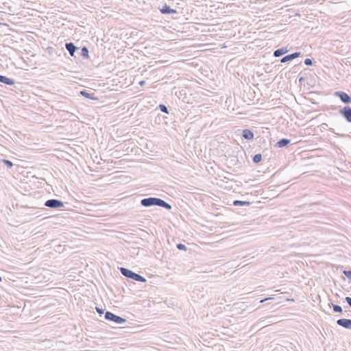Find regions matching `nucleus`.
Here are the masks:
<instances>
[{
    "label": "nucleus",
    "instance_id": "obj_18",
    "mask_svg": "<svg viewBox=\"0 0 351 351\" xmlns=\"http://www.w3.org/2000/svg\"><path fill=\"white\" fill-rule=\"evenodd\" d=\"M80 54L82 56H83L84 58H88L89 56H88V48L86 47H83L81 49V51H80Z\"/></svg>",
    "mask_w": 351,
    "mask_h": 351
},
{
    "label": "nucleus",
    "instance_id": "obj_35",
    "mask_svg": "<svg viewBox=\"0 0 351 351\" xmlns=\"http://www.w3.org/2000/svg\"><path fill=\"white\" fill-rule=\"evenodd\" d=\"M18 85L20 86V88H21L22 86H21V83H19Z\"/></svg>",
    "mask_w": 351,
    "mask_h": 351
},
{
    "label": "nucleus",
    "instance_id": "obj_25",
    "mask_svg": "<svg viewBox=\"0 0 351 351\" xmlns=\"http://www.w3.org/2000/svg\"><path fill=\"white\" fill-rule=\"evenodd\" d=\"M3 161L8 167H12L13 166L12 162L9 160L4 159Z\"/></svg>",
    "mask_w": 351,
    "mask_h": 351
},
{
    "label": "nucleus",
    "instance_id": "obj_3",
    "mask_svg": "<svg viewBox=\"0 0 351 351\" xmlns=\"http://www.w3.org/2000/svg\"><path fill=\"white\" fill-rule=\"evenodd\" d=\"M119 270H120L121 274L128 278H130V279H132V280H134L135 281H138V282H146V279L143 276H141L138 274L134 272L133 271H132L129 269H127L125 267H120Z\"/></svg>",
    "mask_w": 351,
    "mask_h": 351
},
{
    "label": "nucleus",
    "instance_id": "obj_9",
    "mask_svg": "<svg viewBox=\"0 0 351 351\" xmlns=\"http://www.w3.org/2000/svg\"><path fill=\"white\" fill-rule=\"evenodd\" d=\"M337 324L339 326H341L346 329L351 330V319L341 318L337 321Z\"/></svg>",
    "mask_w": 351,
    "mask_h": 351
},
{
    "label": "nucleus",
    "instance_id": "obj_26",
    "mask_svg": "<svg viewBox=\"0 0 351 351\" xmlns=\"http://www.w3.org/2000/svg\"><path fill=\"white\" fill-rule=\"evenodd\" d=\"M291 58L293 59L298 58L302 56L301 52H294L293 53H291Z\"/></svg>",
    "mask_w": 351,
    "mask_h": 351
},
{
    "label": "nucleus",
    "instance_id": "obj_28",
    "mask_svg": "<svg viewBox=\"0 0 351 351\" xmlns=\"http://www.w3.org/2000/svg\"><path fill=\"white\" fill-rule=\"evenodd\" d=\"M23 17L26 16V14L25 13V10H24V9H27V11L26 12H27L29 15H30V13H29V12L30 9H29V8H27L24 3H23Z\"/></svg>",
    "mask_w": 351,
    "mask_h": 351
},
{
    "label": "nucleus",
    "instance_id": "obj_17",
    "mask_svg": "<svg viewBox=\"0 0 351 351\" xmlns=\"http://www.w3.org/2000/svg\"><path fill=\"white\" fill-rule=\"evenodd\" d=\"M235 206H250L251 202L247 201L234 200L232 204Z\"/></svg>",
    "mask_w": 351,
    "mask_h": 351
},
{
    "label": "nucleus",
    "instance_id": "obj_14",
    "mask_svg": "<svg viewBox=\"0 0 351 351\" xmlns=\"http://www.w3.org/2000/svg\"><path fill=\"white\" fill-rule=\"evenodd\" d=\"M0 82L7 85H14V80L9 78L6 76L0 75Z\"/></svg>",
    "mask_w": 351,
    "mask_h": 351
},
{
    "label": "nucleus",
    "instance_id": "obj_13",
    "mask_svg": "<svg viewBox=\"0 0 351 351\" xmlns=\"http://www.w3.org/2000/svg\"><path fill=\"white\" fill-rule=\"evenodd\" d=\"M288 51L289 50L287 49V47H282L274 51V56L276 58H278L287 53Z\"/></svg>",
    "mask_w": 351,
    "mask_h": 351
},
{
    "label": "nucleus",
    "instance_id": "obj_10",
    "mask_svg": "<svg viewBox=\"0 0 351 351\" xmlns=\"http://www.w3.org/2000/svg\"><path fill=\"white\" fill-rule=\"evenodd\" d=\"M65 48L69 51L71 56L75 57V53L80 50V48L77 47L73 43H66L65 44Z\"/></svg>",
    "mask_w": 351,
    "mask_h": 351
},
{
    "label": "nucleus",
    "instance_id": "obj_7",
    "mask_svg": "<svg viewBox=\"0 0 351 351\" xmlns=\"http://www.w3.org/2000/svg\"><path fill=\"white\" fill-rule=\"evenodd\" d=\"M335 95L338 97L340 100L345 104H349L351 103V97L349 96L346 93L343 91H336Z\"/></svg>",
    "mask_w": 351,
    "mask_h": 351
},
{
    "label": "nucleus",
    "instance_id": "obj_33",
    "mask_svg": "<svg viewBox=\"0 0 351 351\" xmlns=\"http://www.w3.org/2000/svg\"><path fill=\"white\" fill-rule=\"evenodd\" d=\"M144 83H145V82H144V81H142V82H140V84H141V85H143Z\"/></svg>",
    "mask_w": 351,
    "mask_h": 351
},
{
    "label": "nucleus",
    "instance_id": "obj_8",
    "mask_svg": "<svg viewBox=\"0 0 351 351\" xmlns=\"http://www.w3.org/2000/svg\"><path fill=\"white\" fill-rule=\"evenodd\" d=\"M339 113L348 122L351 123V108L350 106H344L339 110Z\"/></svg>",
    "mask_w": 351,
    "mask_h": 351
},
{
    "label": "nucleus",
    "instance_id": "obj_6",
    "mask_svg": "<svg viewBox=\"0 0 351 351\" xmlns=\"http://www.w3.org/2000/svg\"><path fill=\"white\" fill-rule=\"evenodd\" d=\"M43 206L53 209H58L64 207V202L59 199H50L47 200L45 203H43Z\"/></svg>",
    "mask_w": 351,
    "mask_h": 351
},
{
    "label": "nucleus",
    "instance_id": "obj_29",
    "mask_svg": "<svg viewBox=\"0 0 351 351\" xmlns=\"http://www.w3.org/2000/svg\"><path fill=\"white\" fill-rule=\"evenodd\" d=\"M345 300L348 304L349 306L351 308V298L350 297H346Z\"/></svg>",
    "mask_w": 351,
    "mask_h": 351
},
{
    "label": "nucleus",
    "instance_id": "obj_30",
    "mask_svg": "<svg viewBox=\"0 0 351 351\" xmlns=\"http://www.w3.org/2000/svg\"><path fill=\"white\" fill-rule=\"evenodd\" d=\"M96 311H97V312L99 314H102V313H104V309L100 308H99V307H96Z\"/></svg>",
    "mask_w": 351,
    "mask_h": 351
},
{
    "label": "nucleus",
    "instance_id": "obj_21",
    "mask_svg": "<svg viewBox=\"0 0 351 351\" xmlns=\"http://www.w3.org/2000/svg\"><path fill=\"white\" fill-rule=\"evenodd\" d=\"M333 311L335 313H342L343 309L342 307L337 304H332Z\"/></svg>",
    "mask_w": 351,
    "mask_h": 351
},
{
    "label": "nucleus",
    "instance_id": "obj_31",
    "mask_svg": "<svg viewBox=\"0 0 351 351\" xmlns=\"http://www.w3.org/2000/svg\"><path fill=\"white\" fill-rule=\"evenodd\" d=\"M274 298H265V299H263L261 300H260V303H263V302H265V301H267V300H273Z\"/></svg>",
    "mask_w": 351,
    "mask_h": 351
},
{
    "label": "nucleus",
    "instance_id": "obj_34",
    "mask_svg": "<svg viewBox=\"0 0 351 351\" xmlns=\"http://www.w3.org/2000/svg\"><path fill=\"white\" fill-rule=\"evenodd\" d=\"M302 80H303V77H300V78L299 79V81H300V82H301V81H302Z\"/></svg>",
    "mask_w": 351,
    "mask_h": 351
},
{
    "label": "nucleus",
    "instance_id": "obj_23",
    "mask_svg": "<svg viewBox=\"0 0 351 351\" xmlns=\"http://www.w3.org/2000/svg\"><path fill=\"white\" fill-rule=\"evenodd\" d=\"M177 248L180 250L186 251L187 247L184 244L182 243H178L177 245Z\"/></svg>",
    "mask_w": 351,
    "mask_h": 351
},
{
    "label": "nucleus",
    "instance_id": "obj_16",
    "mask_svg": "<svg viewBox=\"0 0 351 351\" xmlns=\"http://www.w3.org/2000/svg\"><path fill=\"white\" fill-rule=\"evenodd\" d=\"M80 95L84 96L86 98L90 99H92V100H97V98L94 96L93 93H90L88 92L86 90H81L80 91Z\"/></svg>",
    "mask_w": 351,
    "mask_h": 351
},
{
    "label": "nucleus",
    "instance_id": "obj_4",
    "mask_svg": "<svg viewBox=\"0 0 351 351\" xmlns=\"http://www.w3.org/2000/svg\"><path fill=\"white\" fill-rule=\"evenodd\" d=\"M29 263H23V282L26 284L36 279L35 275L31 272L37 271L33 267H28Z\"/></svg>",
    "mask_w": 351,
    "mask_h": 351
},
{
    "label": "nucleus",
    "instance_id": "obj_36",
    "mask_svg": "<svg viewBox=\"0 0 351 351\" xmlns=\"http://www.w3.org/2000/svg\"><path fill=\"white\" fill-rule=\"evenodd\" d=\"M1 280H2V278H1V277L0 276V282H1Z\"/></svg>",
    "mask_w": 351,
    "mask_h": 351
},
{
    "label": "nucleus",
    "instance_id": "obj_22",
    "mask_svg": "<svg viewBox=\"0 0 351 351\" xmlns=\"http://www.w3.org/2000/svg\"><path fill=\"white\" fill-rule=\"evenodd\" d=\"M158 108L160 109V111H162V112H165L166 114H169V110H168V108L165 105V104H160L158 106Z\"/></svg>",
    "mask_w": 351,
    "mask_h": 351
},
{
    "label": "nucleus",
    "instance_id": "obj_37",
    "mask_svg": "<svg viewBox=\"0 0 351 351\" xmlns=\"http://www.w3.org/2000/svg\"><path fill=\"white\" fill-rule=\"evenodd\" d=\"M23 1H27V2H29V1H27V0H23Z\"/></svg>",
    "mask_w": 351,
    "mask_h": 351
},
{
    "label": "nucleus",
    "instance_id": "obj_11",
    "mask_svg": "<svg viewBox=\"0 0 351 351\" xmlns=\"http://www.w3.org/2000/svg\"><path fill=\"white\" fill-rule=\"evenodd\" d=\"M160 11L163 14H176L178 13L177 10L175 9H172L167 4H165L160 9Z\"/></svg>",
    "mask_w": 351,
    "mask_h": 351
},
{
    "label": "nucleus",
    "instance_id": "obj_12",
    "mask_svg": "<svg viewBox=\"0 0 351 351\" xmlns=\"http://www.w3.org/2000/svg\"><path fill=\"white\" fill-rule=\"evenodd\" d=\"M242 136L246 140H252L254 137V133L249 129H245L243 130Z\"/></svg>",
    "mask_w": 351,
    "mask_h": 351
},
{
    "label": "nucleus",
    "instance_id": "obj_20",
    "mask_svg": "<svg viewBox=\"0 0 351 351\" xmlns=\"http://www.w3.org/2000/svg\"><path fill=\"white\" fill-rule=\"evenodd\" d=\"M291 60H293V58H291V54H289V55H287V56H284L283 58H282L280 59V62L285 63V62H289Z\"/></svg>",
    "mask_w": 351,
    "mask_h": 351
},
{
    "label": "nucleus",
    "instance_id": "obj_24",
    "mask_svg": "<svg viewBox=\"0 0 351 351\" xmlns=\"http://www.w3.org/2000/svg\"><path fill=\"white\" fill-rule=\"evenodd\" d=\"M343 273L350 280H351V270H344Z\"/></svg>",
    "mask_w": 351,
    "mask_h": 351
},
{
    "label": "nucleus",
    "instance_id": "obj_2",
    "mask_svg": "<svg viewBox=\"0 0 351 351\" xmlns=\"http://www.w3.org/2000/svg\"><path fill=\"white\" fill-rule=\"evenodd\" d=\"M141 205L144 207H151L153 206H158L160 207L165 208L167 210L172 208L171 205L166 202L163 199L158 197H149L142 199L141 200Z\"/></svg>",
    "mask_w": 351,
    "mask_h": 351
},
{
    "label": "nucleus",
    "instance_id": "obj_19",
    "mask_svg": "<svg viewBox=\"0 0 351 351\" xmlns=\"http://www.w3.org/2000/svg\"><path fill=\"white\" fill-rule=\"evenodd\" d=\"M262 160V155L261 154H255L252 157V161L255 164L259 163Z\"/></svg>",
    "mask_w": 351,
    "mask_h": 351
},
{
    "label": "nucleus",
    "instance_id": "obj_5",
    "mask_svg": "<svg viewBox=\"0 0 351 351\" xmlns=\"http://www.w3.org/2000/svg\"><path fill=\"white\" fill-rule=\"evenodd\" d=\"M104 317L106 319L111 322H114L116 324H125L127 320L120 316H118L110 311H106L105 313Z\"/></svg>",
    "mask_w": 351,
    "mask_h": 351
},
{
    "label": "nucleus",
    "instance_id": "obj_27",
    "mask_svg": "<svg viewBox=\"0 0 351 351\" xmlns=\"http://www.w3.org/2000/svg\"><path fill=\"white\" fill-rule=\"evenodd\" d=\"M304 62V64L306 66H311V65H313V60L310 59V58L305 59Z\"/></svg>",
    "mask_w": 351,
    "mask_h": 351
},
{
    "label": "nucleus",
    "instance_id": "obj_32",
    "mask_svg": "<svg viewBox=\"0 0 351 351\" xmlns=\"http://www.w3.org/2000/svg\"><path fill=\"white\" fill-rule=\"evenodd\" d=\"M24 110H25V111H27V109H23V111H24ZM27 113H28L27 112H25V114H27ZM23 114H24V112H23Z\"/></svg>",
    "mask_w": 351,
    "mask_h": 351
},
{
    "label": "nucleus",
    "instance_id": "obj_15",
    "mask_svg": "<svg viewBox=\"0 0 351 351\" xmlns=\"http://www.w3.org/2000/svg\"><path fill=\"white\" fill-rule=\"evenodd\" d=\"M291 141L288 138H281L277 143L276 146L278 147H285L290 143Z\"/></svg>",
    "mask_w": 351,
    "mask_h": 351
},
{
    "label": "nucleus",
    "instance_id": "obj_1",
    "mask_svg": "<svg viewBox=\"0 0 351 351\" xmlns=\"http://www.w3.org/2000/svg\"><path fill=\"white\" fill-rule=\"evenodd\" d=\"M25 169L23 167V178L25 177V173L27 174L29 173L28 171H25ZM26 184H27V182L23 178V204H23V217H25V221H29L40 216L38 211H33L42 208L43 201L41 200L42 195L38 191L29 194L25 193V192L28 191Z\"/></svg>",
    "mask_w": 351,
    "mask_h": 351
}]
</instances>
